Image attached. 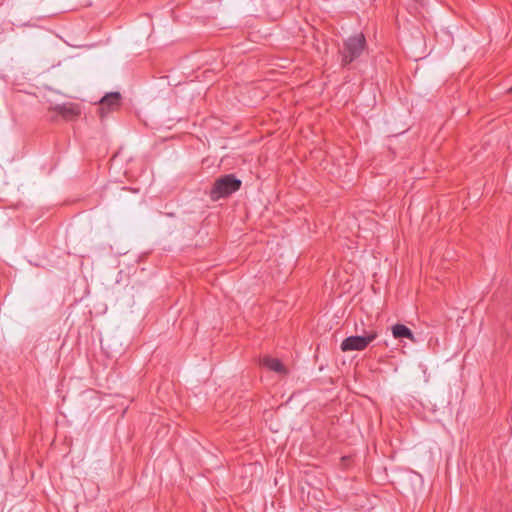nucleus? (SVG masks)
<instances>
[{
    "mask_svg": "<svg viewBox=\"0 0 512 512\" xmlns=\"http://www.w3.org/2000/svg\"><path fill=\"white\" fill-rule=\"evenodd\" d=\"M393 337L396 339L407 338L412 342H416L412 331L403 324H396L392 327Z\"/></svg>",
    "mask_w": 512,
    "mask_h": 512,
    "instance_id": "423d86ee",
    "label": "nucleus"
},
{
    "mask_svg": "<svg viewBox=\"0 0 512 512\" xmlns=\"http://www.w3.org/2000/svg\"><path fill=\"white\" fill-rule=\"evenodd\" d=\"M366 40L363 34L353 35L344 41L342 50L340 51L342 64L348 65L356 60L364 51Z\"/></svg>",
    "mask_w": 512,
    "mask_h": 512,
    "instance_id": "f257e3e1",
    "label": "nucleus"
},
{
    "mask_svg": "<svg viewBox=\"0 0 512 512\" xmlns=\"http://www.w3.org/2000/svg\"><path fill=\"white\" fill-rule=\"evenodd\" d=\"M511 89H512V87H511Z\"/></svg>",
    "mask_w": 512,
    "mask_h": 512,
    "instance_id": "6e6552de",
    "label": "nucleus"
},
{
    "mask_svg": "<svg viewBox=\"0 0 512 512\" xmlns=\"http://www.w3.org/2000/svg\"><path fill=\"white\" fill-rule=\"evenodd\" d=\"M57 111L65 117L76 116L79 114V109L73 104H63L57 106Z\"/></svg>",
    "mask_w": 512,
    "mask_h": 512,
    "instance_id": "0eeeda50",
    "label": "nucleus"
},
{
    "mask_svg": "<svg viewBox=\"0 0 512 512\" xmlns=\"http://www.w3.org/2000/svg\"><path fill=\"white\" fill-rule=\"evenodd\" d=\"M377 337V333L371 331L362 336H349L345 338L341 343V350L347 351H362L368 347V345L374 341Z\"/></svg>",
    "mask_w": 512,
    "mask_h": 512,
    "instance_id": "7ed1b4c3",
    "label": "nucleus"
},
{
    "mask_svg": "<svg viewBox=\"0 0 512 512\" xmlns=\"http://www.w3.org/2000/svg\"><path fill=\"white\" fill-rule=\"evenodd\" d=\"M240 187L241 180L236 178L233 174H228L215 181L210 191V197L212 200H218L238 191Z\"/></svg>",
    "mask_w": 512,
    "mask_h": 512,
    "instance_id": "f03ea898",
    "label": "nucleus"
},
{
    "mask_svg": "<svg viewBox=\"0 0 512 512\" xmlns=\"http://www.w3.org/2000/svg\"><path fill=\"white\" fill-rule=\"evenodd\" d=\"M261 363L263 366H265L269 370L274 371L278 374H286V372H287L284 365L277 358L264 357Z\"/></svg>",
    "mask_w": 512,
    "mask_h": 512,
    "instance_id": "39448f33",
    "label": "nucleus"
},
{
    "mask_svg": "<svg viewBox=\"0 0 512 512\" xmlns=\"http://www.w3.org/2000/svg\"><path fill=\"white\" fill-rule=\"evenodd\" d=\"M121 105V95L119 92L107 93L99 102V113L104 117L110 111L118 109Z\"/></svg>",
    "mask_w": 512,
    "mask_h": 512,
    "instance_id": "20e7f679",
    "label": "nucleus"
}]
</instances>
